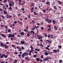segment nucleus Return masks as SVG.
Segmentation results:
<instances>
[{
    "mask_svg": "<svg viewBox=\"0 0 63 63\" xmlns=\"http://www.w3.org/2000/svg\"><path fill=\"white\" fill-rule=\"evenodd\" d=\"M28 55V53H26V52H25L22 54V57L23 58H24V56H27Z\"/></svg>",
    "mask_w": 63,
    "mask_h": 63,
    "instance_id": "nucleus-1",
    "label": "nucleus"
},
{
    "mask_svg": "<svg viewBox=\"0 0 63 63\" xmlns=\"http://www.w3.org/2000/svg\"><path fill=\"white\" fill-rule=\"evenodd\" d=\"M15 37V34H14L13 33L12 34H9L8 36V38H10L11 37Z\"/></svg>",
    "mask_w": 63,
    "mask_h": 63,
    "instance_id": "nucleus-2",
    "label": "nucleus"
},
{
    "mask_svg": "<svg viewBox=\"0 0 63 63\" xmlns=\"http://www.w3.org/2000/svg\"><path fill=\"white\" fill-rule=\"evenodd\" d=\"M3 56H4V57L5 58H6L8 57V55H5V54H2V56L0 57V58H2L3 57Z\"/></svg>",
    "mask_w": 63,
    "mask_h": 63,
    "instance_id": "nucleus-3",
    "label": "nucleus"
},
{
    "mask_svg": "<svg viewBox=\"0 0 63 63\" xmlns=\"http://www.w3.org/2000/svg\"><path fill=\"white\" fill-rule=\"evenodd\" d=\"M6 16L7 18H12V16L8 15V14H7Z\"/></svg>",
    "mask_w": 63,
    "mask_h": 63,
    "instance_id": "nucleus-4",
    "label": "nucleus"
},
{
    "mask_svg": "<svg viewBox=\"0 0 63 63\" xmlns=\"http://www.w3.org/2000/svg\"><path fill=\"white\" fill-rule=\"evenodd\" d=\"M29 33H31V34H32V33H33V34L32 35V36H34V35L35 34V32L33 31H31L29 32Z\"/></svg>",
    "mask_w": 63,
    "mask_h": 63,
    "instance_id": "nucleus-5",
    "label": "nucleus"
},
{
    "mask_svg": "<svg viewBox=\"0 0 63 63\" xmlns=\"http://www.w3.org/2000/svg\"><path fill=\"white\" fill-rule=\"evenodd\" d=\"M30 47L31 48V50L32 52H33L34 51V48L32 46H31Z\"/></svg>",
    "mask_w": 63,
    "mask_h": 63,
    "instance_id": "nucleus-6",
    "label": "nucleus"
},
{
    "mask_svg": "<svg viewBox=\"0 0 63 63\" xmlns=\"http://www.w3.org/2000/svg\"><path fill=\"white\" fill-rule=\"evenodd\" d=\"M25 59L26 60H27V61H28V60H30V59L29 58V57H25Z\"/></svg>",
    "mask_w": 63,
    "mask_h": 63,
    "instance_id": "nucleus-7",
    "label": "nucleus"
},
{
    "mask_svg": "<svg viewBox=\"0 0 63 63\" xmlns=\"http://www.w3.org/2000/svg\"><path fill=\"white\" fill-rule=\"evenodd\" d=\"M53 51L54 52H56V53H57V52H59V50L58 49V50H56L55 49H54L53 50Z\"/></svg>",
    "mask_w": 63,
    "mask_h": 63,
    "instance_id": "nucleus-8",
    "label": "nucleus"
},
{
    "mask_svg": "<svg viewBox=\"0 0 63 63\" xmlns=\"http://www.w3.org/2000/svg\"><path fill=\"white\" fill-rule=\"evenodd\" d=\"M52 23L54 24H55V23H56V21L55 20L53 19L52 20Z\"/></svg>",
    "mask_w": 63,
    "mask_h": 63,
    "instance_id": "nucleus-9",
    "label": "nucleus"
},
{
    "mask_svg": "<svg viewBox=\"0 0 63 63\" xmlns=\"http://www.w3.org/2000/svg\"><path fill=\"white\" fill-rule=\"evenodd\" d=\"M57 28H58V27H57L56 26H54V29L55 31L57 30Z\"/></svg>",
    "mask_w": 63,
    "mask_h": 63,
    "instance_id": "nucleus-10",
    "label": "nucleus"
},
{
    "mask_svg": "<svg viewBox=\"0 0 63 63\" xmlns=\"http://www.w3.org/2000/svg\"><path fill=\"white\" fill-rule=\"evenodd\" d=\"M47 61L48 62L49 61V60L48 59H51L52 58L51 57H47Z\"/></svg>",
    "mask_w": 63,
    "mask_h": 63,
    "instance_id": "nucleus-11",
    "label": "nucleus"
},
{
    "mask_svg": "<svg viewBox=\"0 0 63 63\" xmlns=\"http://www.w3.org/2000/svg\"><path fill=\"white\" fill-rule=\"evenodd\" d=\"M43 36H39L38 38V39H43Z\"/></svg>",
    "mask_w": 63,
    "mask_h": 63,
    "instance_id": "nucleus-12",
    "label": "nucleus"
},
{
    "mask_svg": "<svg viewBox=\"0 0 63 63\" xmlns=\"http://www.w3.org/2000/svg\"><path fill=\"white\" fill-rule=\"evenodd\" d=\"M4 47H5V48H7L9 47V46H8L4 44Z\"/></svg>",
    "mask_w": 63,
    "mask_h": 63,
    "instance_id": "nucleus-13",
    "label": "nucleus"
},
{
    "mask_svg": "<svg viewBox=\"0 0 63 63\" xmlns=\"http://www.w3.org/2000/svg\"><path fill=\"white\" fill-rule=\"evenodd\" d=\"M51 30V29L50 28H49L48 29H47V31L48 32H49Z\"/></svg>",
    "mask_w": 63,
    "mask_h": 63,
    "instance_id": "nucleus-14",
    "label": "nucleus"
},
{
    "mask_svg": "<svg viewBox=\"0 0 63 63\" xmlns=\"http://www.w3.org/2000/svg\"><path fill=\"white\" fill-rule=\"evenodd\" d=\"M57 2H58V3H59V4L60 5V4L61 5V4H62V2H61V1H58Z\"/></svg>",
    "mask_w": 63,
    "mask_h": 63,
    "instance_id": "nucleus-15",
    "label": "nucleus"
},
{
    "mask_svg": "<svg viewBox=\"0 0 63 63\" xmlns=\"http://www.w3.org/2000/svg\"><path fill=\"white\" fill-rule=\"evenodd\" d=\"M3 14L4 15H7V12L6 10H4L3 12Z\"/></svg>",
    "mask_w": 63,
    "mask_h": 63,
    "instance_id": "nucleus-16",
    "label": "nucleus"
},
{
    "mask_svg": "<svg viewBox=\"0 0 63 63\" xmlns=\"http://www.w3.org/2000/svg\"><path fill=\"white\" fill-rule=\"evenodd\" d=\"M46 4L47 5H50V2L49 1H47L46 2Z\"/></svg>",
    "mask_w": 63,
    "mask_h": 63,
    "instance_id": "nucleus-17",
    "label": "nucleus"
},
{
    "mask_svg": "<svg viewBox=\"0 0 63 63\" xmlns=\"http://www.w3.org/2000/svg\"><path fill=\"white\" fill-rule=\"evenodd\" d=\"M47 61V58L46 57V58L44 59V60H43V61Z\"/></svg>",
    "mask_w": 63,
    "mask_h": 63,
    "instance_id": "nucleus-18",
    "label": "nucleus"
},
{
    "mask_svg": "<svg viewBox=\"0 0 63 63\" xmlns=\"http://www.w3.org/2000/svg\"><path fill=\"white\" fill-rule=\"evenodd\" d=\"M20 43H21V44H25V42L24 41H21L20 42Z\"/></svg>",
    "mask_w": 63,
    "mask_h": 63,
    "instance_id": "nucleus-19",
    "label": "nucleus"
},
{
    "mask_svg": "<svg viewBox=\"0 0 63 63\" xmlns=\"http://www.w3.org/2000/svg\"><path fill=\"white\" fill-rule=\"evenodd\" d=\"M46 41L47 42H48V43H51V41L49 40H46Z\"/></svg>",
    "mask_w": 63,
    "mask_h": 63,
    "instance_id": "nucleus-20",
    "label": "nucleus"
},
{
    "mask_svg": "<svg viewBox=\"0 0 63 63\" xmlns=\"http://www.w3.org/2000/svg\"><path fill=\"white\" fill-rule=\"evenodd\" d=\"M20 34L21 35H24V32H21Z\"/></svg>",
    "mask_w": 63,
    "mask_h": 63,
    "instance_id": "nucleus-21",
    "label": "nucleus"
},
{
    "mask_svg": "<svg viewBox=\"0 0 63 63\" xmlns=\"http://www.w3.org/2000/svg\"><path fill=\"white\" fill-rule=\"evenodd\" d=\"M1 35L2 36V37H5V38H6V35H5L4 34H1Z\"/></svg>",
    "mask_w": 63,
    "mask_h": 63,
    "instance_id": "nucleus-22",
    "label": "nucleus"
},
{
    "mask_svg": "<svg viewBox=\"0 0 63 63\" xmlns=\"http://www.w3.org/2000/svg\"><path fill=\"white\" fill-rule=\"evenodd\" d=\"M4 45H5V44L4 45V44H3V43H1V47H3V46H4Z\"/></svg>",
    "mask_w": 63,
    "mask_h": 63,
    "instance_id": "nucleus-23",
    "label": "nucleus"
},
{
    "mask_svg": "<svg viewBox=\"0 0 63 63\" xmlns=\"http://www.w3.org/2000/svg\"><path fill=\"white\" fill-rule=\"evenodd\" d=\"M43 35H44V37H47V34H46V33H43Z\"/></svg>",
    "mask_w": 63,
    "mask_h": 63,
    "instance_id": "nucleus-24",
    "label": "nucleus"
},
{
    "mask_svg": "<svg viewBox=\"0 0 63 63\" xmlns=\"http://www.w3.org/2000/svg\"><path fill=\"white\" fill-rule=\"evenodd\" d=\"M36 60H37V61L38 62L40 61V59L39 58H37L36 59Z\"/></svg>",
    "mask_w": 63,
    "mask_h": 63,
    "instance_id": "nucleus-25",
    "label": "nucleus"
},
{
    "mask_svg": "<svg viewBox=\"0 0 63 63\" xmlns=\"http://www.w3.org/2000/svg\"><path fill=\"white\" fill-rule=\"evenodd\" d=\"M27 37H29L30 36V33H27Z\"/></svg>",
    "mask_w": 63,
    "mask_h": 63,
    "instance_id": "nucleus-26",
    "label": "nucleus"
},
{
    "mask_svg": "<svg viewBox=\"0 0 63 63\" xmlns=\"http://www.w3.org/2000/svg\"><path fill=\"white\" fill-rule=\"evenodd\" d=\"M34 15H39V14H38V13H36V12H34Z\"/></svg>",
    "mask_w": 63,
    "mask_h": 63,
    "instance_id": "nucleus-27",
    "label": "nucleus"
},
{
    "mask_svg": "<svg viewBox=\"0 0 63 63\" xmlns=\"http://www.w3.org/2000/svg\"><path fill=\"white\" fill-rule=\"evenodd\" d=\"M9 6H10V7H12V6H13V4L12 3H9Z\"/></svg>",
    "mask_w": 63,
    "mask_h": 63,
    "instance_id": "nucleus-28",
    "label": "nucleus"
},
{
    "mask_svg": "<svg viewBox=\"0 0 63 63\" xmlns=\"http://www.w3.org/2000/svg\"><path fill=\"white\" fill-rule=\"evenodd\" d=\"M45 55H48V54L47 52H45Z\"/></svg>",
    "mask_w": 63,
    "mask_h": 63,
    "instance_id": "nucleus-29",
    "label": "nucleus"
},
{
    "mask_svg": "<svg viewBox=\"0 0 63 63\" xmlns=\"http://www.w3.org/2000/svg\"><path fill=\"white\" fill-rule=\"evenodd\" d=\"M8 9H9L11 11L12 10V8H11V7H9V8H8Z\"/></svg>",
    "mask_w": 63,
    "mask_h": 63,
    "instance_id": "nucleus-30",
    "label": "nucleus"
},
{
    "mask_svg": "<svg viewBox=\"0 0 63 63\" xmlns=\"http://www.w3.org/2000/svg\"><path fill=\"white\" fill-rule=\"evenodd\" d=\"M46 21L47 22H48L49 21V19H48V18H46Z\"/></svg>",
    "mask_w": 63,
    "mask_h": 63,
    "instance_id": "nucleus-31",
    "label": "nucleus"
},
{
    "mask_svg": "<svg viewBox=\"0 0 63 63\" xmlns=\"http://www.w3.org/2000/svg\"><path fill=\"white\" fill-rule=\"evenodd\" d=\"M51 39H52L53 38V35L52 34H51Z\"/></svg>",
    "mask_w": 63,
    "mask_h": 63,
    "instance_id": "nucleus-32",
    "label": "nucleus"
},
{
    "mask_svg": "<svg viewBox=\"0 0 63 63\" xmlns=\"http://www.w3.org/2000/svg\"><path fill=\"white\" fill-rule=\"evenodd\" d=\"M11 31V30L10 29H9L8 30V33H10V32Z\"/></svg>",
    "mask_w": 63,
    "mask_h": 63,
    "instance_id": "nucleus-33",
    "label": "nucleus"
},
{
    "mask_svg": "<svg viewBox=\"0 0 63 63\" xmlns=\"http://www.w3.org/2000/svg\"><path fill=\"white\" fill-rule=\"evenodd\" d=\"M46 49H47V50H50V49H49V48H48V47H46Z\"/></svg>",
    "mask_w": 63,
    "mask_h": 63,
    "instance_id": "nucleus-34",
    "label": "nucleus"
},
{
    "mask_svg": "<svg viewBox=\"0 0 63 63\" xmlns=\"http://www.w3.org/2000/svg\"><path fill=\"white\" fill-rule=\"evenodd\" d=\"M54 9H55L56 10H57V8L55 6H54Z\"/></svg>",
    "mask_w": 63,
    "mask_h": 63,
    "instance_id": "nucleus-35",
    "label": "nucleus"
},
{
    "mask_svg": "<svg viewBox=\"0 0 63 63\" xmlns=\"http://www.w3.org/2000/svg\"><path fill=\"white\" fill-rule=\"evenodd\" d=\"M62 60H60L59 63H62Z\"/></svg>",
    "mask_w": 63,
    "mask_h": 63,
    "instance_id": "nucleus-36",
    "label": "nucleus"
},
{
    "mask_svg": "<svg viewBox=\"0 0 63 63\" xmlns=\"http://www.w3.org/2000/svg\"><path fill=\"white\" fill-rule=\"evenodd\" d=\"M26 28L27 30H28V29H29V27H28V26H27Z\"/></svg>",
    "mask_w": 63,
    "mask_h": 63,
    "instance_id": "nucleus-37",
    "label": "nucleus"
},
{
    "mask_svg": "<svg viewBox=\"0 0 63 63\" xmlns=\"http://www.w3.org/2000/svg\"><path fill=\"white\" fill-rule=\"evenodd\" d=\"M7 25H5L4 27L5 28V29H7L8 28V27H7Z\"/></svg>",
    "mask_w": 63,
    "mask_h": 63,
    "instance_id": "nucleus-38",
    "label": "nucleus"
},
{
    "mask_svg": "<svg viewBox=\"0 0 63 63\" xmlns=\"http://www.w3.org/2000/svg\"><path fill=\"white\" fill-rule=\"evenodd\" d=\"M43 12L44 13H46V10H45V9H44L43 10Z\"/></svg>",
    "mask_w": 63,
    "mask_h": 63,
    "instance_id": "nucleus-39",
    "label": "nucleus"
},
{
    "mask_svg": "<svg viewBox=\"0 0 63 63\" xmlns=\"http://www.w3.org/2000/svg\"><path fill=\"white\" fill-rule=\"evenodd\" d=\"M31 4L32 6H34V3L32 2L31 3Z\"/></svg>",
    "mask_w": 63,
    "mask_h": 63,
    "instance_id": "nucleus-40",
    "label": "nucleus"
},
{
    "mask_svg": "<svg viewBox=\"0 0 63 63\" xmlns=\"http://www.w3.org/2000/svg\"><path fill=\"white\" fill-rule=\"evenodd\" d=\"M4 1V3H6L7 2V0H3Z\"/></svg>",
    "mask_w": 63,
    "mask_h": 63,
    "instance_id": "nucleus-41",
    "label": "nucleus"
},
{
    "mask_svg": "<svg viewBox=\"0 0 63 63\" xmlns=\"http://www.w3.org/2000/svg\"><path fill=\"white\" fill-rule=\"evenodd\" d=\"M36 55H37L36 54L33 55V56L34 57H35V58L37 57V56H36Z\"/></svg>",
    "mask_w": 63,
    "mask_h": 63,
    "instance_id": "nucleus-42",
    "label": "nucleus"
},
{
    "mask_svg": "<svg viewBox=\"0 0 63 63\" xmlns=\"http://www.w3.org/2000/svg\"><path fill=\"white\" fill-rule=\"evenodd\" d=\"M1 16L3 18V19H5V17H4V16H3V15H1Z\"/></svg>",
    "mask_w": 63,
    "mask_h": 63,
    "instance_id": "nucleus-43",
    "label": "nucleus"
},
{
    "mask_svg": "<svg viewBox=\"0 0 63 63\" xmlns=\"http://www.w3.org/2000/svg\"><path fill=\"white\" fill-rule=\"evenodd\" d=\"M58 47L59 48H62V46H58Z\"/></svg>",
    "mask_w": 63,
    "mask_h": 63,
    "instance_id": "nucleus-44",
    "label": "nucleus"
},
{
    "mask_svg": "<svg viewBox=\"0 0 63 63\" xmlns=\"http://www.w3.org/2000/svg\"><path fill=\"white\" fill-rule=\"evenodd\" d=\"M32 21L33 23L34 24H35V21L34 20H32Z\"/></svg>",
    "mask_w": 63,
    "mask_h": 63,
    "instance_id": "nucleus-45",
    "label": "nucleus"
},
{
    "mask_svg": "<svg viewBox=\"0 0 63 63\" xmlns=\"http://www.w3.org/2000/svg\"><path fill=\"white\" fill-rule=\"evenodd\" d=\"M19 20H21V21H23V19L21 18H20L19 19Z\"/></svg>",
    "mask_w": 63,
    "mask_h": 63,
    "instance_id": "nucleus-46",
    "label": "nucleus"
},
{
    "mask_svg": "<svg viewBox=\"0 0 63 63\" xmlns=\"http://www.w3.org/2000/svg\"><path fill=\"white\" fill-rule=\"evenodd\" d=\"M50 26H51L50 25H48L47 26V27H49V28H50Z\"/></svg>",
    "mask_w": 63,
    "mask_h": 63,
    "instance_id": "nucleus-47",
    "label": "nucleus"
},
{
    "mask_svg": "<svg viewBox=\"0 0 63 63\" xmlns=\"http://www.w3.org/2000/svg\"><path fill=\"white\" fill-rule=\"evenodd\" d=\"M39 61H40V62H43V60L42 59H40L39 60Z\"/></svg>",
    "mask_w": 63,
    "mask_h": 63,
    "instance_id": "nucleus-48",
    "label": "nucleus"
},
{
    "mask_svg": "<svg viewBox=\"0 0 63 63\" xmlns=\"http://www.w3.org/2000/svg\"><path fill=\"white\" fill-rule=\"evenodd\" d=\"M19 23H20V24L21 25H22V22H20Z\"/></svg>",
    "mask_w": 63,
    "mask_h": 63,
    "instance_id": "nucleus-49",
    "label": "nucleus"
},
{
    "mask_svg": "<svg viewBox=\"0 0 63 63\" xmlns=\"http://www.w3.org/2000/svg\"><path fill=\"white\" fill-rule=\"evenodd\" d=\"M44 55H42L41 56V58H42V59H43V58H44Z\"/></svg>",
    "mask_w": 63,
    "mask_h": 63,
    "instance_id": "nucleus-50",
    "label": "nucleus"
},
{
    "mask_svg": "<svg viewBox=\"0 0 63 63\" xmlns=\"http://www.w3.org/2000/svg\"><path fill=\"white\" fill-rule=\"evenodd\" d=\"M12 3L13 4L12 5L14 6L15 5V2H12Z\"/></svg>",
    "mask_w": 63,
    "mask_h": 63,
    "instance_id": "nucleus-51",
    "label": "nucleus"
},
{
    "mask_svg": "<svg viewBox=\"0 0 63 63\" xmlns=\"http://www.w3.org/2000/svg\"><path fill=\"white\" fill-rule=\"evenodd\" d=\"M22 49L21 48H19V51H21Z\"/></svg>",
    "mask_w": 63,
    "mask_h": 63,
    "instance_id": "nucleus-52",
    "label": "nucleus"
},
{
    "mask_svg": "<svg viewBox=\"0 0 63 63\" xmlns=\"http://www.w3.org/2000/svg\"><path fill=\"white\" fill-rule=\"evenodd\" d=\"M41 29L42 30H44V27H41Z\"/></svg>",
    "mask_w": 63,
    "mask_h": 63,
    "instance_id": "nucleus-53",
    "label": "nucleus"
},
{
    "mask_svg": "<svg viewBox=\"0 0 63 63\" xmlns=\"http://www.w3.org/2000/svg\"><path fill=\"white\" fill-rule=\"evenodd\" d=\"M17 60H15V62H16V63H17Z\"/></svg>",
    "mask_w": 63,
    "mask_h": 63,
    "instance_id": "nucleus-54",
    "label": "nucleus"
},
{
    "mask_svg": "<svg viewBox=\"0 0 63 63\" xmlns=\"http://www.w3.org/2000/svg\"><path fill=\"white\" fill-rule=\"evenodd\" d=\"M21 10L22 11H24V10H25V9L24 8H23Z\"/></svg>",
    "mask_w": 63,
    "mask_h": 63,
    "instance_id": "nucleus-55",
    "label": "nucleus"
},
{
    "mask_svg": "<svg viewBox=\"0 0 63 63\" xmlns=\"http://www.w3.org/2000/svg\"><path fill=\"white\" fill-rule=\"evenodd\" d=\"M35 53H36V54H38V52L37 51H35Z\"/></svg>",
    "mask_w": 63,
    "mask_h": 63,
    "instance_id": "nucleus-56",
    "label": "nucleus"
},
{
    "mask_svg": "<svg viewBox=\"0 0 63 63\" xmlns=\"http://www.w3.org/2000/svg\"><path fill=\"white\" fill-rule=\"evenodd\" d=\"M43 40L42 39H40V42H43Z\"/></svg>",
    "mask_w": 63,
    "mask_h": 63,
    "instance_id": "nucleus-57",
    "label": "nucleus"
},
{
    "mask_svg": "<svg viewBox=\"0 0 63 63\" xmlns=\"http://www.w3.org/2000/svg\"><path fill=\"white\" fill-rule=\"evenodd\" d=\"M40 46H41V47H43V45L42 44L40 43Z\"/></svg>",
    "mask_w": 63,
    "mask_h": 63,
    "instance_id": "nucleus-58",
    "label": "nucleus"
},
{
    "mask_svg": "<svg viewBox=\"0 0 63 63\" xmlns=\"http://www.w3.org/2000/svg\"><path fill=\"white\" fill-rule=\"evenodd\" d=\"M14 23H17V21H14Z\"/></svg>",
    "mask_w": 63,
    "mask_h": 63,
    "instance_id": "nucleus-59",
    "label": "nucleus"
},
{
    "mask_svg": "<svg viewBox=\"0 0 63 63\" xmlns=\"http://www.w3.org/2000/svg\"><path fill=\"white\" fill-rule=\"evenodd\" d=\"M10 52H7V54H10Z\"/></svg>",
    "mask_w": 63,
    "mask_h": 63,
    "instance_id": "nucleus-60",
    "label": "nucleus"
},
{
    "mask_svg": "<svg viewBox=\"0 0 63 63\" xmlns=\"http://www.w3.org/2000/svg\"><path fill=\"white\" fill-rule=\"evenodd\" d=\"M34 9H35V10H36V9H37V10H38V8H37V7H35L34 8Z\"/></svg>",
    "mask_w": 63,
    "mask_h": 63,
    "instance_id": "nucleus-61",
    "label": "nucleus"
},
{
    "mask_svg": "<svg viewBox=\"0 0 63 63\" xmlns=\"http://www.w3.org/2000/svg\"><path fill=\"white\" fill-rule=\"evenodd\" d=\"M50 35H48V36H47V37L48 38H50Z\"/></svg>",
    "mask_w": 63,
    "mask_h": 63,
    "instance_id": "nucleus-62",
    "label": "nucleus"
},
{
    "mask_svg": "<svg viewBox=\"0 0 63 63\" xmlns=\"http://www.w3.org/2000/svg\"><path fill=\"white\" fill-rule=\"evenodd\" d=\"M20 54H22V52L20 51L19 52Z\"/></svg>",
    "mask_w": 63,
    "mask_h": 63,
    "instance_id": "nucleus-63",
    "label": "nucleus"
},
{
    "mask_svg": "<svg viewBox=\"0 0 63 63\" xmlns=\"http://www.w3.org/2000/svg\"><path fill=\"white\" fill-rule=\"evenodd\" d=\"M6 44H9V42H6Z\"/></svg>",
    "mask_w": 63,
    "mask_h": 63,
    "instance_id": "nucleus-64",
    "label": "nucleus"
}]
</instances>
